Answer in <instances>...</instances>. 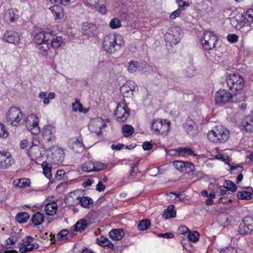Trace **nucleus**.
<instances>
[{"instance_id":"f257e3e1","label":"nucleus","mask_w":253,"mask_h":253,"mask_svg":"<svg viewBox=\"0 0 253 253\" xmlns=\"http://www.w3.org/2000/svg\"><path fill=\"white\" fill-rule=\"evenodd\" d=\"M122 36L120 34H109L104 38L103 45L105 50L112 53L120 49L124 45Z\"/></svg>"},{"instance_id":"f03ea898","label":"nucleus","mask_w":253,"mask_h":253,"mask_svg":"<svg viewBox=\"0 0 253 253\" xmlns=\"http://www.w3.org/2000/svg\"><path fill=\"white\" fill-rule=\"evenodd\" d=\"M208 139L213 143H223L226 142L230 137L229 130L222 126L213 127L207 134Z\"/></svg>"},{"instance_id":"7ed1b4c3","label":"nucleus","mask_w":253,"mask_h":253,"mask_svg":"<svg viewBox=\"0 0 253 253\" xmlns=\"http://www.w3.org/2000/svg\"><path fill=\"white\" fill-rule=\"evenodd\" d=\"M170 124L167 119H154L151 122V128L155 134H166L170 129Z\"/></svg>"},{"instance_id":"20e7f679","label":"nucleus","mask_w":253,"mask_h":253,"mask_svg":"<svg viewBox=\"0 0 253 253\" xmlns=\"http://www.w3.org/2000/svg\"><path fill=\"white\" fill-rule=\"evenodd\" d=\"M45 151L43 145L38 139H34L32 145L29 148L28 154L31 160L33 161L39 160Z\"/></svg>"},{"instance_id":"39448f33","label":"nucleus","mask_w":253,"mask_h":253,"mask_svg":"<svg viewBox=\"0 0 253 253\" xmlns=\"http://www.w3.org/2000/svg\"><path fill=\"white\" fill-rule=\"evenodd\" d=\"M24 115L20 109L16 107H12L9 110L6 119L8 123L13 126L20 125L24 119Z\"/></svg>"},{"instance_id":"423d86ee","label":"nucleus","mask_w":253,"mask_h":253,"mask_svg":"<svg viewBox=\"0 0 253 253\" xmlns=\"http://www.w3.org/2000/svg\"><path fill=\"white\" fill-rule=\"evenodd\" d=\"M227 84L231 90L237 91L242 89L245 85L244 79L239 74L229 75L227 78Z\"/></svg>"},{"instance_id":"0eeeda50","label":"nucleus","mask_w":253,"mask_h":253,"mask_svg":"<svg viewBox=\"0 0 253 253\" xmlns=\"http://www.w3.org/2000/svg\"><path fill=\"white\" fill-rule=\"evenodd\" d=\"M235 97V96L232 95L228 90L220 89L216 92L214 99L216 104L222 105L227 102H234Z\"/></svg>"},{"instance_id":"6e6552de","label":"nucleus","mask_w":253,"mask_h":253,"mask_svg":"<svg viewBox=\"0 0 253 253\" xmlns=\"http://www.w3.org/2000/svg\"><path fill=\"white\" fill-rule=\"evenodd\" d=\"M218 39L216 35L210 31L205 32L202 36L201 42L206 50H211L215 46Z\"/></svg>"},{"instance_id":"1a4fd4ad","label":"nucleus","mask_w":253,"mask_h":253,"mask_svg":"<svg viewBox=\"0 0 253 253\" xmlns=\"http://www.w3.org/2000/svg\"><path fill=\"white\" fill-rule=\"evenodd\" d=\"M115 115L118 121L125 122L130 115L129 109L125 103H120L117 106Z\"/></svg>"},{"instance_id":"9d476101","label":"nucleus","mask_w":253,"mask_h":253,"mask_svg":"<svg viewBox=\"0 0 253 253\" xmlns=\"http://www.w3.org/2000/svg\"><path fill=\"white\" fill-rule=\"evenodd\" d=\"M25 126L33 133H38L40 131L39 126V119L33 114L29 115L25 122Z\"/></svg>"},{"instance_id":"9b49d317","label":"nucleus","mask_w":253,"mask_h":253,"mask_svg":"<svg viewBox=\"0 0 253 253\" xmlns=\"http://www.w3.org/2000/svg\"><path fill=\"white\" fill-rule=\"evenodd\" d=\"M47 151L51 152L50 157L52 162L55 164L61 163L63 160V151L57 146H53L47 150Z\"/></svg>"},{"instance_id":"f8f14e48","label":"nucleus","mask_w":253,"mask_h":253,"mask_svg":"<svg viewBox=\"0 0 253 253\" xmlns=\"http://www.w3.org/2000/svg\"><path fill=\"white\" fill-rule=\"evenodd\" d=\"M253 231V218L246 216L243 219V223L240 224L239 232L241 234L246 235Z\"/></svg>"},{"instance_id":"ddd939ff","label":"nucleus","mask_w":253,"mask_h":253,"mask_svg":"<svg viewBox=\"0 0 253 253\" xmlns=\"http://www.w3.org/2000/svg\"><path fill=\"white\" fill-rule=\"evenodd\" d=\"M23 245L19 248V252L21 253H26L30 252L34 249H37L39 246L38 243L33 242V238L30 236L26 237L23 240Z\"/></svg>"},{"instance_id":"4468645a","label":"nucleus","mask_w":253,"mask_h":253,"mask_svg":"<svg viewBox=\"0 0 253 253\" xmlns=\"http://www.w3.org/2000/svg\"><path fill=\"white\" fill-rule=\"evenodd\" d=\"M105 126L106 124L102 119L96 118L90 121L88 127L92 132L100 134L101 133V128Z\"/></svg>"},{"instance_id":"2eb2a0df","label":"nucleus","mask_w":253,"mask_h":253,"mask_svg":"<svg viewBox=\"0 0 253 253\" xmlns=\"http://www.w3.org/2000/svg\"><path fill=\"white\" fill-rule=\"evenodd\" d=\"M14 161L7 151H0V169H7L13 163Z\"/></svg>"},{"instance_id":"dca6fc26","label":"nucleus","mask_w":253,"mask_h":253,"mask_svg":"<svg viewBox=\"0 0 253 253\" xmlns=\"http://www.w3.org/2000/svg\"><path fill=\"white\" fill-rule=\"evenodd\" d=\"M56 130L54 126L48 125L42 128V135L44 139L47 142H54L55 140Z\"/></svg>"},{"instance_id":"f3484780","label":"nucleus","mask_w":253,"mask_h":253,"mask_svg":"<svg viewBox=\"0 0 253 253\" xmlns=\"http://www.w3.org/2000/svg\"><path fill=\"white\" fill-rule=\"evenodd\" d=\"M82 32L88 37H93L97 34V28L92 23L84 22L82 24Z\"/></svg>"},{"instance_id":"a211bd4d","label":"nucleus","mask_w":253,"mask_h":253,"mask_svg":"<svg viewBox=\"0 0 253 253\" xmlns=\"http://www.w3.org/2000/svg\"><path fill=\"white\" fill-rule=\"evenodd\" d=\"M178 30V28H174L169 33L166 34L165 35L166 42L171 45L176 44L179 40L180 33Z\"/></svg>"},{"instance_id":"6ab92c4d","label":"nucleus","mask_w":253,"mask_h":253,"mask_svg":"<svg viewBox=\"0 0 253 253\" xmlns=\"http://www.w3.org/2000/svg\"><path fill=\"white\" fill-rule=\"evenodd\" d=\"M136 84L132 81L126 82L120 88V92L126 97L132 95L133 92L135 90Z\"/></svg>"},{"instance_id":"aec40b11","label":"nucleus","mask_w":253,"mask_h":253,"mask_svg":"<svg viewBox=\"0 0 253 253\" xmlns=\"http://www.w3.org/2000/svg\"><path fill=\"white\" fill-rule=\"evenodd\" d=\"M168 154L170 156H196L193 151L189 148H179L175 150H171L168 152Z\"/></svg>"},{"instance_id":"412c9836","label":"nucleus","mask_w":253,"mask_h":253,"mask_svg":"<svg viewBox=\"0 0 253 253\" xmlns=\"http://www.w3.org/2000/svg\"><path fill=\"white\" fill-rule=\"evenodd\" d=\"M3 40L8 42L17 44L19 42L20 36L14 31H7L4 34Z\"/></svg>"},{"instance_id":"4be33fe9","label":"nucleus","mask_w":253,"mask_h":253,"mask_svg":"<svg viewBox=\"0 0 253 253\" xmlns=\"http://www.w3.org/2000/svg\"><path fill=\"white\" fill-rule=\"evenodd\" d=\"M68 145L70 148L76 153H80L84 151V146L83 141L79 138H71L68 141Z\"/></svg>"},{"instance_id":"5701e85b","label":"nucleus","mask_w":253,"mask_h":253,"mask_svg":"<svg viewBox=\"0 0 253 253\" xmlns=\"http://www.w3.org/2000/svg\"><path fill=\"white\" fill-rule=\"evenodd\" d=\"M186 132L190 135H194L198 132V127L195 123L190 118H187L183 125Z\"/></svg>"},{"instance_id":"b1692460","label":"nucleus","mask_w":253,"mask_h":253,"mask_svg":"<svg viewBox=\"0 0 253 253\" xmlns=\"http://www.w3.org/2000/svg\"><path fill=\"white\" fill-rule=\"evenodd\" d=\"M19 18L17 10L10 9L7 10L4 15V19L6 22H13Z\"/></svg>"},{"instance_id":"393cba45","label":"nucleus","mask_w":253,"mask_h":253,"mask_svg":"<svg viewBox=\"0 0 253 253\" xmlns=\"http://www.w3.org/2000/svg\"><path fill=\"white\" fill-rule=\"evenodd\" d=\"M49 37H51L50 33H45L43 31H41L39 33H36L35 35L34 41L37 44H41L44 41H48V38H49Z\"/></svg>"},{"instance_id":"a878e982","label":"nucleus","mask_w":253,"mask_h":253,"mask_svg":"<svg viewBox=\"0 0 253 253\" xmlns=\"http://www.w3.org/2000/svg\"><path fill=\"white\" fill-rule=\"evenodd\" d=\"M242 126L249 132L253 131V118L252 116H246L242 121Z\"/></svg>"},{"instance_id":"bb28decb","label":"nucleus","mask_w":253,"mask_h":253,"mask_svg":"<svg viewBox=\"0 0 253 253\" xmlns=\"http://www.w3.org/2000/svg\"><path fill=\"white\" fill-rule=\"evenodd\" d=\"M44 210L46 214L48 215H53L56 213L57 210V205L56 202H52L46 204Z\"/></svg>"},{"instance_id":"cd10ccee","label":"nucleus","mask_w":253,"mask_h":253,"mask_svg":"<svg viewBox=\"0 0 253 253\" xmlns=\"http://www.w3.org/2000/svg\"><path fill=\"white\" fill-rule=\"evenodd\" d=\"M110 237L115 240H120L124 236V232L123 229H114L109 232Z\"/></svg>"},{"instance_id":"c85d7f7f","label":"nucleus","mask_w":253,"mask_h":253,"mask_svg":"<svg viewBox=\"0 0 253 253\" xmlns=\"http://www.w3.org/2000/svg\"><path fill=\"white\" fill-rule=\"evenodd\" d=\"M50 10L54 16L55 19H61L63 17L64 13L61 6L54 5L50 7Z\"/></svg>"},{"instance_id":"c756f323","label":"nucleus","mask_w":253,"mask_h":253,"mask_svg":"<svg viewBox=\"0 0 253 253\" xmlns=\"http://www.w3.org/2000/svg\"><path fill=\"white\" fill-rule=\"evenodd\" d=\"M77 199L79 201L81 206L85 208H90L93 203L92 199L88 197H78Z\"/></svg>"},{"instance_id":"7c9ffc66","label":"nucleus","mask_w":253,"mask_h":253,"mask_svg":"<svg viewBox=\"0 0 253 253\" xmlns=\"http://www.w3.org/2000/svg\"><path fill=\"white\" fill-rule=\"evenodd\" d=\"M48 41L50 42L51 46L56 48L60 46L63 43V41L61 37L54 36L51 34V37L48 38Z\"/></svg>"},{"instance_id":"2f4dec72","label":"nucleus","mask_w":253,"mask_h":253,"mask_svg":"<svg viewBox=\"0 0 253 253\" xmlns=\"http://www.w3.org/2000/svg\"><path fill=\"white\" fill-rule=\"evenodd\" d=\"M176 215V211L174 210V206L173 205L169 206L168 208L165 210L163 214V217L166 219L173 218Z\"/></svg>"},{"instance_id":"473e14b6","label":"nucleus","mask_w":253,"mask_h":253,"mask_svg":"<svg viewBox=\"0 0 253 253\" xmlns=\"http://www.w3.org/2000/svg\"><path fill=\"white\" fill-rule=\"evenodd\" d=\"M44 219V214L40 212H37L32 217L31 221L35 226L41 225Z\"/></svg>"},{"instance_id":"72a5a7b5","label":"nucleus","mask_w":253,"mask_h":253,"mask_svg":"<svg viewBox=\"0 0 253 253\" xmlns=\"http://www.w3.org/2000/svg\"><path fill=\"white\" fill-rule=\"evenodd\" d=\"M30 179L26 178H22L17 180H16L14 181V185L20 188L27 187L30 186Z\"/></svg>"},{"instance_id":"f704fd0d","label":"nucleus","mask_w":253,"mask_h":253,"mask_svg":"<svg viewBox=\"0 0 253 253\" xmlns=\"http://www.w3.org/2000/svg\"><path fill=\"white\" fill-rule=\"evenodd\" d=\"M87 227V220L85 219H81L77 222L74 225L76 231H82Z\"/></svg>"},{"instance_id":"c9c22d12","label":"nucleus","mask_w":253,"mask_h":253,"mask_svg":"<svg viewBox=\"0 0 253 253\" xmlns=\"http://www.w3.org/2000/svg\"><path fill=\"white\" fill-rule=\"evenodd\" d=\"M29 214L26 212H20L16 215V219L19 223L26 222L29 218Z\"/></svg>"},{"instance_id":"e433bc0d","label":"nucleus","mask_w":253,"mask_h":253,"mask_svg":"<svg viewBox=\"0 0 253 253\" xmlns=\"http://www.w3.org/2000/svg\"><path fill=\"white\" fill-rule=\"evenodd\" d=\"M94 165L93 162L90 161L85 162L82 165V170L85 172H91L94 170Z\"/></svg>"},{"instance_id":"4c0bfd02","label":"nucleus","mask_w":253,"mask_h":253,"mask_svg":"<svg viewBox=\"0 0 253 253\" xmlns=\"http://www.w3.org/2000/svg\"><path fill=\"white\" fill-rule=\"evenodd\" d=\"M150 225L151 222L150 220L146 219L140 221L137 225V228L139 230L143 231L148 229Z\"/></svg>"},{"instance_id":"58836bf2","label":"nucleus","mask_w":253,"mask_h":253,"mask_svg":"<svg viewBox=\"0 0 253 253\" xmlns=\"http://www.w3.org/2000/svg\"><path fill=\"white\" fill-rule=\"evenodd\" d=\"M123 132L125 137H128L134 133L133 127L130 125H126L123 127Z\"/></svg>"},{"instance_id":"ea45409f","label":"nucleus","mask_w":253,"mask_h":253,"mask_svg":"<svg viewBox=\"0 0 253 253\" xmlns=\"http://www.w3.org/2000/svg\"><path fill=\"white\" fill-rule=\"evenodd\" d=\"M42 166L44 175L47 178L50 179L52 176L51 166L47 163L45 165L42 164Z\"/></svg>"},{"instance_id":"a19ab883","label":"nucleus","mask_w":253,"mask_h":253,"mask_svg":"<svg viewBox=\"0 0 253 253\" xmlns=\"http://www.w3.org/2000/svg\"><path fill=\"white\" fill-rule=\"evenodd\" d=\"M223 186L225 189L232 192L236 191L237 189V187L236 184L230 180L225 181Z\"/></svg>"},{"instance_id":"79ce46f5","label":"nucleus","mask_w":253,"mask_h":253,"mask_svg":"<svg viewBox=\"0 0 253 253\" xmlns=\"http://www.w3.org/2000/svg\"><path fill=\"white\" fill-rule=\"evenodd\" d=\"M237 197L241 200H249L252 198V193L248 191H239L237 193Z\"/></svg>"},{"instance_id":"37998d69","label":"nucleus","mask_w":253,"mask_h":253,"mask_svg":"<svg viewBox=\"0 0 253 253\" xmlns=\"http://www.w3.org/2000/svg\"><path fill=\"white\" fill-rule=\"evenodd\" d=\"M72 108L73 110L75 112L79 111V112H83L84 113L87 112L86 110L84 111L83 105L78 100H76V102L72 103Z\"/></svg>"},{"instance_id":"c03bdc74","label":"nucleus","mask_w":253,"mask_h":253,"mask_svg":"<svg viewBox=\"0 0 253 253\" xmlns=\"http://www.w3.org/2000/svg\"><path fill=\"white\" fill-rule=\"evenodd\" d=\"M109 26L112 29H116L122 26L121 21L117 18H114L111 20Z\"/></svg>"},{"instance_id":"a18cd8bd","label":"nucleus","mask_w":253,"mask_h":253,"mask_svg":"<svg viewBox=\"0 0 253 253\" xmlns=\"http://www.w3.org/2000/svg\"><path fill=\"white\" fill-rule=\"evenodd\" d=\"M138 68V62L134 61H131L129 63L127 70L130 73H135Z\"/></svg>"},{"instance_id":"49530a36","label":"nucleus","mask_w":253,"mask_h":253,"mask_svg":"<svg viewBox=\"0 0 253 253\" xmlns=\"http://www.w3.org/2000/svg\"><path fill=\"white\" fill-rule=\"evenodd\" d=\"M106 0H84V2L87 5L95 7L100 5V3L105 2Z\"/></svg>"},{"instance_id":"de8ad7c7","label":"nucleus","mask_w":253,"mask_h":253,"mask_svg":"<svg viewBox=\"0 0 253 253\" xmlns=\"http://www.w3.org/2000/svg\"><path fill=\"white\" fill-rule=\"evenodd\" d=\"M184 162L181 161H175L173 162V166L174 168L181 172H184Z\"/></svg>"},{"instance_id":"09e8293b","label":"nucleus","mask_w":253,"mask_h":253,"mask_svg":"<svg viewBox=\"0 0 253 253\" xmlns=\"http://www.w3.org/2000/svg\"><path fill=\"white\" fill-rule=\"evenodd\" d=\"M199 234L197 231L191 232L188 235L189 240L193 242H197L199 239Z\"/></svg>"},{"instance_id":"8fccbe9b","label":"nucleus","mask_w":253,"mask_h":253,"mask_svg":"<svg viewBox=\"0 0 253 253\" xmlns=\"http://www.w3.org/2000/svg\"><path fill=\"white\" fill-rule=\"evenodd\" d=\"M184 170L183 172L189 173L194 170V165L192 163L184 162Z\"/></svg>"},{"instance_id":"3c124183","label":"nucleus","mask_w":253,"mask_h":253,"mask_svg":"<svg viewBox=\"0 0 253 253\" xmlns=\"http://www.w3.org/2000/svg\"><path fill=\"white\" fill-rule=\"evenodd\" d=\"M185 8H184L183 7H180L179 6H178V9H177L176 10L172 12L171 14L169 16V18L171 20H173L175 19L176 17H178L180 16L181 11L184 10Z\"/></svg>"},{"instance_id":"603ef678","label":"nucleus","mask_w":253,"mask_h":253,"mask_svg":"<svg viewBox=\"0 0 253 253\" xmlns=\"http://www.w3.org/2000/svg\"><path fill=\"white\" fill-rule=\"evenodd\" d=\"M55 177L58 180L63 179L65 180H66L65 177L66 178L67 176H66V173L64 170L58 169L56 173Z\"/></svg>"},{"instance_id":"864d4df0","label":"nucleus","mask_w":253,"mask_h":253,"mask_svg":"<svg viewBox=\"0 0 253 253\" xmlns=\"http://www.w3.org/2000/svg\"><path fill=\"white\" fill-rule=\"evenodd\" d=\"M93 164L95 167L94 171H98L102 170L103 169H105L106 167V165L105 164H104L98 162H94L93 163Z\"/></svg>"},{"instance_id":"5fc2aeb1","label":"nucleus","mask_w":253,"mask_h":253,"mask_svg":"<svg viewBox=\"0 0 253 253\" xmlns=\"http://www.w3.org/2000/svg\"><path fill=\"white\" fill-rule=\"evenodd\" d=\"M8 136V132L5 129V126L0 123V137L5 138Z\"/></svg>"},{"instance_id":"6e6d98bb","label":"nucleus","mask_w":253,"mask_h":253,"mask_svg":"<svg viewBox=\"0 0 253 253\" xmlns=\"http://www.w3.org/2000/svg\"><path fill=\"white\" fill-rule=\"evenodd\" d=\"M68 233L69 231L68 230L63 229L58 233L57 235V238L59 240H64L67 238L66 236Z\"/></svg>"},{"instance_id":"4d7b16f0","label":"nucleus","mask_w":253,"mask_h":253,"mask_svg":"<svg viewBox=\"0 0 253 253\" xmlns=\"http://www.w3.org/2000/svg\"><path fill=\"white\" fill-rule=\"evenodd\" d=\"M176 2L180 7H183L184 8L190 5L189 0H176Z\"/></svg>"},{"instance_id":"13d9d810","label":"nucleus","mask_w":253,"mask_h":253,"mask_svg":"<svg viewBox=\"0 0 253 253\" xmlns=\"http://www.w3.org/2000/svg\"><path fill=\"white\" fill-rule=\"evenodd\" d=\"M195 73V70L192 66H190L187 67L185 70L186 76L188 77H192L194 76Z\"/></svg>"},{"instance_id":"bf43d9fd","label":"nucleus","mask_w":253,"mask_h":253,"mask_svg":"<svg viewBox=\"0 0 253 253\" xmlns=\"http://www.w3.org/2000/svg\"><path fill=\"white\" fill-rule=\"evenodd\" d=\"M227 39L230 42L235 43L238 41V36L236 34H229L227 36Z\"/></svg>"},{"instance_id":"052dcab7","label":"nucleus","mask_w":253,"mask_h":253,"mask_svg":"<svg viewBox=\"0 0 253 253\" xmlns=\"http://www.w3.org/2000/svg\"><path fill=\"white\" fill-rule=\"evenodd\" d=\"M40 44L41 45L40 48L42 50L45 51L48 50L49 49L50 47L51 46V44H50V42L49 41H44L42 43H41Z\"/></svg>"},{"instance_id":"680f3d73","label":"nucleus","mask_w":253,"mask_h":253,"mask_svg":"<svg viewBox=\"0 0 253 253\" xmlns=\"http://www.w3.org/2000/svg\"><path fill=\"white\" fill-rule=\"evenodd\" d=\"M137 167V164H133L131 166V169L130 171V174L128 175V178L133 179L136 175V172L135 171V168Z\"/></svg>"},{"instance_id":"e2e57ef3","label":"nucleus","mask_w":253,"mask_h":253,"mask_svg":"<svg viewBox=\"0 0 253 253\" xmlns=\"http://www.w3.org/2000/svg\"><path fill=\"white\" fill-rule=\"evenodd\" d=\"M243 170V168L240 166H231L230 170L231 172H233L234 171L236 170V172H240L242 171Z\"/></svg>"},{"instance_id":"0e129e2a","label":"nucleus","mask_w":253,"mask_h":253,"mask_svg":"<svg viewBox=\"0 0 253 253\" xmlns=\"http://www.w3.org/2000/svg\"><path fill=\"white\" fill-rule=\"evenodd\" d=\"M189 231V230L188 227L184 225L180 226L178 229V232L179 233V234L183 235H184Z\"/></svg>"},{"instance_id":"69168bd1","label":"nucleus","mask_w":253,"mask_h":253,"mask_svg":"<svg viewBox=\"0 0 253 253\" xmlns=\"http://www.w3.org/2000/svg\"><path fill=\"white\" fill-rule=\"evenodd\" d=\"M142 147L144 150L148 151L152 149L153 145L150 142L146 141L143 143Z\"/></svg>"},{"instance_id":"338daca9","label":"nucleus","mask_w":253,"mask_h":253,"mask_svg":"<svg viewBox=\"0 0 253 253\" xmlns=\"http://www.w3.org/2000/svg\"><path fill=\"white\" fill-rule=\"evenodd\" d=\"M105 186L102 181H99L96 185V190L98 191L101 192L105 190Z\"/></svg>"},{"instance_id":"774afa93","label":"nucleus","mask_w":253,"mask_h":253,"mask_svg":"<svg viewBox=\"0 0 253 253\" xmlns=\"http://www.w3.org/2000/svg\"><path fill=\"white\" fill-rule=\"evenodd\" d=\"M225 253H237V250L235 248L228 247L224 251Z\"/></svg>"}]
</instances>
